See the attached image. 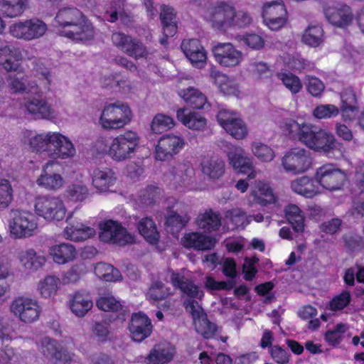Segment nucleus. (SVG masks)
I'll list each match as a JSON object with an SVG mask.
<instances>
[{
	"instance_id": "1",
	"label": "nucleus",
	"mask_w": 364,
	"mask_h": 364,
	"mask_svg": "<svg viewBox=\"0 0 364 364\" xmlns=\"http://www.w3.org/2000/svg\"><path fill=\"white\" fill-rule=\"evenodd\" d=\"M57 33L77 42L93 39L95 30L91 22L83 14L74 7L60 9L53 23Z\"/></svg>"
},
{
	"instance_id": "2",
	"label": "nucleus",
	"mask_w": 364,
	"mask_h": 364,
	"mask_svg": "<svg viewBox=\"0 0 364 364\" xmlns=\"http://www.w3.org/2000/svg\"><path fill=\"white\" fill-rule=\"evenodd\" d=\"M29 145L33 151L47 152L53 159H68L76 154V149L71 140L57 132H42L29 139Z\"/></svg>"
},
{
	"instance_id": "3",
	"label": "nucleus",
	"mask_w": 364,
	"mask_h": 364,
	"mask_svg": "<svg viewBox=\"0 0 364 364\" xmlns=\"http://www.w3.org/2000/svg\"><path fill=\"white\" fill-rule=\"evenodd\" d=\"M132 112L127 104L117 101L106 104L98 119V124L105 130H116L129 124Z\"/></svg>"
},
{
	"instance_id": "4",
	"label": "nucleus",
	"mask_w": 364,
	"mask_h": 364,
	"mask_svg": "<svg viewBox=\"0 0 364 364\" xmlns=\"http://www.w3.org/2000/svg\"><path fill=\"white\" fill-rule=\"evenodd\" d=\"M299 141L314 151L324 153L334 150L337 144L331 133L309 123L303 127Z\"/></svg>"
},
{
	"instance_id": "5",
	"label": "nucleus",
	"mask_w": 364,
	"mask_h": 364,
	"mask_svg": "<svg viewBox=\"0 0 364 364\" xmlns=\"http://www.w3.org/2000/svg\"><path fill=\"white\" fill-rule=\"evenodd\" d=\"M8 227L12 238H28L34 235L38 229V218L29 211L12 210L8 220Z\"/></svg>"
},
{
	"instance_id": "6",
	"label": "nucleus",
	"mask_w": 364,
	"mask_h": 364,
	"mask_svg": "<svg viewBox=\"0 0 364 364\" xmlns=\"http://www.w3.org/2000/svg\"><path fill=\"white\" fill-rule=\"evenodd\" d=\"M140 143L139 134L134 131H126L114 137L109 144L108 155L116 161L130 159L136 151Z\"/></svg>"
},
{
	"instance_id": "7",
	"label": "nucleus",
	"mask_w": 364,
	"mask_h": 364,
	"mask_svg": "<svg viewBox=\"0 0 364 364\" xmlns=\"http://www.w3.org/2000/svg\"><path fill=\"white\" fill-rule=\"evenodd\" d=\"M47 31V24L38 18L18 20L9 27V33L12 37L25 41L39 39Z\"/></svg>"
},
{
	"instance_id": "8",
	"label": "nucleus",
	"mask_w": 364,
	"mask_h": 364,
	"mask_svg": "<svg viewBox=\"0 0 364 364\" xmlns=\"http://www.w3.org/2000/svg\"><path fill=\"white\" fill-rule=\"evenodd\" d=\"M36 213L48 221H61L66 215V208L63 200L57 196L41 195L35 198Z\"/></svg>"
},
{
	"instance_id": "9",
	"label": "nucleus",
	"mask_w": 364,
	"mask_h": 364,
	"mask_svg": "<svg viewBox=\"0 0 364 364\" xmlns=\"http://www.w3.org/2000/svg\"><path fill=\"white\" fill-rule=\"evenodd\" d=\"M99 237L104 242L125 246L135 241L134 235L129 233L117 221L112 220L102 221L99 224Z\"/></svg>"
},
{
	"instance_id": "10",
	"label": "nucleus",
	"mask_w": 364,
	"mask_h": 364,
	"mask_svg": "<svg viewBox=\"0 0 364 364\" xmlns=\"http://www.w3.org/2000/svg\"><path fill=\"white\" fill-rule=\"evenodd\" d=\"M10 311L21 322L31 323L39 318L41 308L36 299L18 296L11 301Z\"/></svg>"
},
{
	"instance_id": "11",
	"label": "nucleus",
	"mask_w": 364,
	"mask_h": 364,
	"mask_svg": "<svg viewBox=\"0 0 364 364\" xmlns=\"http://www.w3.org/2000/svg\"><path fill=\"white\" fill-rule=\"evenodd\" d=\"M234 6V4L230 1H218L208 9L204 17L213 28L226 31L230 28Z\"/></svg>"
},
{
	"instance_id": "12",
	"label": "nucleus",
	"mask_w": 364,
	"mask_h": 364,
	"mask_svg": "<svg viewBox=\"0 0 364 364\" xmlns=\"http://www.w3.org/2000/svg\"><path fill=\"white\" fill-rule=\"evenodd\" d=\"M311 164L312 159L309 151L303 148L291 149L282 159L284 170L294 174L307 171Z\"/></svg>"
},
{
	"instance_id": "13",
	"label": "nucleus",
	"mask_w": 364,
	"mask_h": 364,
	"mask_svg": "<svg viewBox=\"0 0 364 364\" xmlns=\"http://www.w3.org/2000/svg\"><path fill=\"white\" fill-rule=\"evenodd\" d=\"M212 50L215 61L222 67L239 66L244 59L242 52L230 43H218L213 47Z\"/></svg>"
},
{
	"instance_id": "14",
	"label": "nucleus",
	"mask_w": 364,
	"mask_h": 364,
	"mask_svg": "<svg viewBox=\"0 0 364 364\" xmlns=\"http://www.w3.org/2000/svg\"><path fill=\"white\" fill-rule=\"evenodd\" d=\"M315 178L319 186L329 191H334L341 188L346 180V176L334 165L327 164L316 170Z\"/></svg>"
},
{
	"instance_id": "15",
	"label": "nucleus",
	"mask_w": 364,
	"mask_h": 364,
	"mask_svg": "<svg viewBox=\"0 0 364 364\" xmlns=\"http://www.w3.org/2000/svg\"><path fill=\"white\" fill-rule=\"evenodd\" d=\"M323 12L329 23L339 28L349 26L353 18L351 9L341 2L326 3L323 7Z\"/></svg>"
},
{
	"instance_id": "16",
	"label": "nucleus",
	"mask_w": 364,
	"mask_h": 364,
	"mask_svg": "<svg viewBox=\"0 0 364 364\" xmlns=\"http://www.w3.org/2000/svg\"><path fill=\"white\" fill-rule=\"evenodd\" d=\"M185 143L184 139L178 135L166 134L163 136L158 141L156 146V159L165 161L172 158L182 150Z\"/></svg>"
},
{
	"instance_id": "17",
	"label": "nucleus",
	"mask_w": 364,
	"mask_h": 364,
	"mask_svg": "<svg viewBox=\"0 0 364 364\" xmlns=\"http://www.w3.org/2000/svg\"><path fill=\"white\" fill-rule=\"evenodd\" d=\"M58 165L55 161H49L42 168L41 173L36 179V184L47 191H57L61 189L65 184L63 176L53 170V167Z\"/></svg>"
},
{
	"instance_id": "18",
	"label": "nucleus",
	"mask_w": 364,
	"mask_h": 364,
	"mask_svg": "<svg viewBox=\"0 0 364 364\" xmlns=\"http://www.w3.org/2000/svg\"><path fill=\"white\" fill-rule=\"evenodd\" d=\"M73 213L69 214L66 219L67 226L63 230V236L67 240L78 242L89 239L95 235L96 231L78 218H73Z\"/></svg>"
},
{
	"instance_id": "19",
	"label": "nucleus",
	"mask_w": 364,
	"mask_h": 364,
	"mask_svg": "<svg viewBox=\"0 0 364 364\" xmlns=\"http://www.w3.org/2000/svg\"><path fill=\"white\" fill-rule=\"evenodd\" d=\"M129 328L132 340L141 342L151 335L152 325L146 314L139 312L132 315Z\"/></svg>"
},
{
	"instance_id": "20",
	"label": "nucleus",
	"mask_w": 364,
	"mask_h": 364,
	"mask_svg": "<svg viewBox=\"0 0 364 364\" xmlns=\"http://www.w3.org/2000/svg\"><path fill=\"white\" fill-rule=\"evenodd\" d=\"M40 350L49 360L55 363H67L71 360V355L55 340L44 337L41 341Z\"/></svg>"
},
{
	"instance_id": "21",
	"label": "nucleus",
	"mask_w": 364,
	"mask_h": 364,
	"mask_svg": "<svg viewBox=\"0 0 364 364\" xmlns=\"http://www.w3.org/2000/svg\"><path fill=\"white\" fill-rule=\"evenodd\" d=\"M200 171L205 180L215 182L224 176L225 164L219 157H210L202 161Z\"/></svg>"
},
{
	"instance_id": "22",
	"label": "nucleus",
	"mask_w": 364,
	"mask_h": 364,
	"mask_svg": "<svg viewBox=\"0 0 364 364\" xmlns=\"http://www.w3.org/2000/svg\"><path fill=\"white\" fill-rule=\"evenodd\" d=\"M181 49L193 65L200 68L205 64L207 59L206 52L198 39L183 41Z\"/></svg>"
},
{
	"instance_id": "23",
	"label": "nucleus",
	"mask_w": 364,
	"mask_h": 364,
	"mask_svg": "<svg viewBox=\"0 0 364 364\" xmlns=\"http://www.w3.org/2000/svg\"><path fill=\"white\" fill-rule=\"evenodd\" d=\"M210 77L219 90L224 95L239 96L240 87L236 80L215 68H211Z\"/></svg>"
},
{
	"instance_id": "24",
	"label": "nucleus",
	"mask_w": 364,
	"mask_h": 364,
	"mask_svg": "<svg viewBox=\"0 0 364 364\" xmlns=\"http://www.w3.org/2000/svg\"><path fill=\"white\" fill-rule=\"evenodd\" d=\"M176 353L175 347L168 342L156 344L145 358L147 364H165L170 362Z\"/></svg>"
},
{
	"instance_id": "25",
	"label": "nucleus",
	"mask_w": 364,
	"mask_h": 364,
	"mask_svg": "<svg viewBox=\"0 0 364 364\" xmlns=\"http://www.w3.org/2000/svg\"><path fill=\"white\" fill-rule=\"evenodd\" d=\"M171 282L172 284L178 288L188 299H200L203 297L204 293L200 289L199 287L186 277L183 274L179 272H172L171 275Z\"/></svg>"
},
{
	"instance_id": "26",
	"label": "nucleus",
	"mask_w": 364,
	"mask_h": 364,
	"mask_svg": "<svg viewBox=\"0 0 364 364\" xmlns=\"http://www.w3.org/2000/svg\"><path fill=\"white\" fill-rule=\"evenodd\" d=\"M26 110L36 119H52L56 116L55 111L46 100L40 98H28L24 103Z\"/></svg>"
},
{
	"instance_id": "27",
	"label": "nucleus",
	"mask_w": 364,
	"mask_h": 364,
	"mask_svg": "<svg viewBox=\"0 0 364 364\" xmlns=\"http://www.w3.org/2000/svg\"><path fill=\"white\" fill-rule=\"evenodd\" d=\"M194 175L195 170L190 164H178L172 168L170 174L167 176V179L170 181L171 185L175 188L186 186L190 184Z\"/></svg>"
},
{
	"instance_id": "28",
	"label": "nucleus",
	"mask_w": 364,
	"mask_h": 364,
	"mask_svg": "<svg viewBox=\"0 0 364 364\" xmlns=\"http://www.w3.org/2000/svg\"><path fill=\"white\" fill-rule=\"evenodd\" d=\"M229 164L234 169L241 172L253 168L252 160L249 157L243 148L240 146H231L227 151Z\"/></svg>"
},
{
	"instance_id": "29",
	"label": "nucleus",
	"mask_w": 364,
	"mask_h": 364,
	"mask_svg": "<svg viewBox=\"0 0 364 364\" xmlns=\"http://www.w3.org/2000/svg\"><path fill=\"white\" fill-rule=\"evenodd\" d=\"M48 255L55 263L65 264L75 259L77 250L72 244L62 242L50 246L48 249Z\"/></svg>"
},
{
	"instance_id": "30",
	"label": "nucleus",
	"mask_w": 364,
	"mask_h": 364,
	"mask_svg": "<svg viewBox=\"0 0 364 364\" xmlns=\"http://www.w3.org/2000/svg\"><path fill=\"white\" fill-rule=\"evenodd\" d=\"M291 188L296 193L306 198H313L320 193L316 179L314 180L308 176L299 177L292 181Z\"/></svg>"
},
{
	"instance_id": "31",
	"label": "nucleus",
	"mask_w": 364,
	"mask_h": 364,
	"mask_svg": "<svg viewBox=\"0 0 364 364\" xmlns=\"http://www.w3.org/2000/svg\"><path fill=\"white\" fill-rule=\"evenodd\" d=\"M7 83L14 93H36L38 91V87L35 82H28V77L19 73L10 74Z\"/></svg>"
},
{
	"instance_id": "32",
	"label": "nucleus",
	"mask_w": 364,
	"mask_h": 364,
	"mask_svg": "<svg viewBox=\"0 0 364 364\" xmlns=\"http://www.w3.org/2000/svg\"><path fill=\"white\" fill-rule=\"evenodd\" d=\"M18 257L21 264L29 271H37L46 262V257L38 253L33 248L21 250Z\"/></svg>"
},
{
	"instance_id": "33",
	"label": "nucleus",
	"mask_w": 364,
	"mask_h": 364,
	"mask_svg": "<svg viewBox=\"0 0 364 364\" xmlns=\"http://www.w3.org/2000/svg\"><path fill=\"white\" fill-rule=\"evenodd\" d=\"M181 242L185 247L205 250L213 248L215 241L211 237L200 232H190L183 236Z\"/></svg>"
},
{
	"instance_id": "34",
	"label": "nucleus",
	"mask_w": 364,
	"mask_h": 364,
	"mask_svg": "<svg viewBox=\"0 0 364 364\" xmlns=\"http://www.w3.org/2000/svg\"><path fill=\"white\" fill-rule=\"evenodd\" d=\"M92 176V185L100 192L107 191L117 180L114 172L108 168H96Z\"/></svg>"
},
{
	"instance_id": "35",
	"label": "nucleus",
	"mask_w": 364,
	"mask_h": 364,
	"mask_svg": "<svg viewBox=\"0 0 364 364\" xmlns=\"http://www.w3.org/2000/svg\"><path fill=\"white\" fill-rule=\"evenodd\" d=\"M251 196L258 204L262 206L276 204L278 200L272 188L262 181L257 182L255 189L251 191Z\"/></svg>"
},
{
	"instance_id": "36",
	"label": "nucleus",
	"mask_w": 364,
	"mask_h": 364,
	"mask_svg": "<svg viewBox=\"0 0 364 364\" xmlns=\"http://www.w3.org/2000/svg\"><path fill=\"white\" fill-rule=\"evenodd\" d=\"M186 109H178L177 110V119L182 122L183 125L188 128L202 131L207 125L206 119L198 112H191L186 113Z\"/></svg>"
},
{
	"instance_id": "37",
	"label": "nucleus",
	"mask_w": 364,
	"mask_h": 364,
	"mask_svg": "<svg viewBox=\"0 0 364 364\" xmlns=\"http://www.w3.org/2000/svg\"><path fill=\"white\" fill-rule=\"evenodd\" d=\"M196 224L199 228L210 232L218 230L220 227L221 217L218 212L208 209L198 215Z\"/></svg>"
},
{
	"instance_id": "38",
	"label": "nucleus",
	"mask_w": 364,
	"mask_h": 364,
	"mask_svg": "<svg viewBox=\"0 0 364 364\" xmlns=\"http://www.w3.org/2000/svg\"><path fill=\"white\" fill-rule=\"evenodd\" d=\"M22 59L19 48L6 46L0 48V65L8 71L16 70L18 62Z\"/></svg>"
},
{
	"instance_id": "39",
	"label": "nucleus",
	"mask_w": 364,
	"mask_h": 364,
	"mask_svg": "<svg viewBox=\"0 0 364 364\" xmlns=\"http://www.w3.org/2000/svg\"><path fill=\"white\" fill-rule=\"evenodd\" d=\"M29 0H0V10L8 18L22 16L28 6Z\"/></svg>"
},
{
	"instance_id": "40",
	"label": "nucleus",
	"mask_w": 364,
	"mask_h": 364,
	"mask_svg": "<svg viewBox=\"0 0 364 364\" xmlns=\"http://www.w3.org/2000/svg\"><path fill=\"white\" fill-rule=\"evenodd\" d=\"M60 279L54 275H47L39 281L37 291L40 296L44 299L54 297L60 288Z\"/></svg>"
},
{
	"instance_id": "41",
	"label": "nucleus",
	"mask_w": 364,
	"mask_h": 364,
	"mask_svg": "<svg viewBox=\"0 0 364 364\" xmlns=\"http://www.w3.org/2000/svg\"><path fill=\"white\" fill-rule=\"evenodd\" d=\"M93 303L90 296L82 293H76L70 301L72 312L78 317L84 316L92 307Z\"/></svg>"
},
{
	"instance_id": "42",
	"label": "nucleus",
	"mask_w": 364,
	"mask_h": 364,
	"mask_svg": "<svg viewBox=\"0 0 364 364\" xmlns=\"http://www.w3.org/2000/svg\"><path fill=\"white\" fill-rule=\"evenodd\" d=\"M180 96L188 105L195 109H204L207 105V98L198 90L190 87L179 92Z\"/></svg>"
},
{
	"instance_id": "43",
	"label": "nucleus",
	"mask_w": 364,
	"mask_h": 364,
	"mask_svg": "<svg viewBox=\"0 0 364 364\" xmlns=\"http://www.w3.org/2000/svg\"><path fill=\"white\" fill-rule=\"evenodd\" d=\"M138 230L144 239L151 244H155L159 238V233L155 223L150 218L145 217L138 223Z\"/></svg>"
},
{
	"instance_id": "44",
	"label": "nucleus",
	"mask_w": 364,
	"mask_h": 364,
	"mask_svg": "<svg viewBox=\"0 0 364 364\" xmlns=\"http://www.w3.org/2000/svg\"><path fill=\"white\" fill-rule=\"evenodd\" d=\"M247 71L256 80H262L272 75L270 66L267 63L256 59L250 60Z\"/></svg>"
},
{
	"instance_id": "45",
	"label": "nucleus",
	"mask_w": 364,
	"mask_h": 364,
	"mask_svg": "<svg viewBox=\"0 0 364 364\" xmlns=\"http://www.w3.org/2000/svg\"><path fill=\"white\" fill-rule=\"evenodd\" d=\"M160 18L163 25L164 35L166 37L173 36L177 30L176 15L173 9L168 6H162Z\"/></svg>"
},
{
	"instance_id": "46",
	"label": "nucleus",
	"mask_w": 364,
	"mask_h": 364,
	"mask_svg": "<svg viewBox=\"0 0 364 364\" xmlns=\"http://www.w3.org/2000/svg\"><path fill=\"white\" fill-rule=\"evenodd\" d=\"M302 42L311 47H318L323 41V30L318 25H310L304 31Z\"/></svg>"
},
{
	"instance_id": "47",
	"label": "nucleus",
	"mask_w": 364,
	"mask_h": 364,
	"mask_svg": "<svg viewBox=\"0 0 364 364\" xmlns=\"http://www.w3.org/2000/svg\"><path fill=\"white\" fill-rule=\"evenodd\" d=\"M225 218L230 222L235 228L244 229L252 221V215H247L239 208L228 210L225 213Z\"/></svg>"
},
{
	"instance_id": "48",
	"label": "nucleus",
	"mask_w": 364,
	"mask_h": 364,
	"mask_svg": "<svg viewBox=\"0 0 364 364\" xmlns=\"http://www.w3.org/2000/svg\"><path fill=\"white\" fill-rule=\"evenodd\" d=\"M284 63L291 70L301 72L303 70H311L314 65L302 58L299 54H287L284 56Z\"/></svg>"
},
{
	"instance_id": "49",
	"label": "nucleus",
	"mask_w": 364,
	"mask_h": 364,
	"mask_svg": "<svg viewBox=\"0 0 364 364\" xmlns=\"http://www.w3.org/2000/svg\"><path fill=\"white\" fill-rule=\"evenodd\" d=\"M287 220L296 232H301L304 227V215L301 209L296 205L290 204L285 208Z\"/></svg>"
},
{
	"instance_id": "50",
	"label": "nucleus",
	"mask_w": 364,
	"mask_h": 364,
	"mask_svg": "<svg viewBox=\"0 0 364 364\" xmlns=\"http://www.w3.org/2000/svg\"><path fill=\"white\" fill-rule=\"evenodd\" d=\"M95 273L99 278L106 282H116L121 278L120 272L117 269L104 262L97 264Z\"/></svg>"
},
{
	"instance_id": "51",
	"label": "nucleus",
	"mask_w": 364,
	"mask_h": 364,
	"mask_svg": "<svg viewBox=\"0 0 364 364\" xmlns=\"http://www.w3.org/2000/svg\"><path fill=\"white\" fill-rule=\"evenodd\" d=\"M109 7L107 9L105 18L109 22H115L118 18L122 21L127 17L124 10V0H109Z\"/></svg>"
},
{
	"instance_id": "52",
	"label": "nucleus",
	"mask_w": 364,
	"mask_h": 364,
	"mask_svg": "<svg viewBox=\"0 0 364 364\" xmlns=\"http://www.w3.org/2000/svg\"><path fill=\"white\" fill-rule=\"evenodd\" d=\"M252 154L260 161L267 163L272 161L275 154L268 145L259 141H254L250 146Z\"/></svg>"
},
{
	"instance_id": "53",
	"label": "nucleus",
	"mask_w": 364,
	"mask_h": 364,
	"mask_svg": "<svg viewBox=\"0 0 364 364\" xmlns=\"http://www.w3.org/2000/svg\"><path fill=\"white\" fill-rule=\"evenodd\" d=\"M287 17L282 0L266 2L262 7V17Z\"/></svg>"
},
{
	"instance_id": "54",
	"label": "nucleus",
	"mask_w": 364,
	"mask_h": 364,
	"mask_svg": "<svg viewBox=\"0 0 364 364\" xmlns=\"http://www.w3.org/2000/svg\"><path fill=\"white\" fill-rule=\"evenodd\" d=\"M306 124L304 122L299 124L293 119H285L279 122V128L284 134L299 141L303 127Z\"/></svg>"
},
{
	"instance_id": "55",
	"label": "nucleus",
	"mask_w": 364,
	"mask_h": 364,
	"mask_svg": "<svg viewBox=\"0 0 364 364\" xmlns=\"http://www.w3.org/2000/svg\"><path fill=\"white\" fill-rule=\"evenodd\" d=\"M175 126L173 119L164 114H157L152 119L151 129L155 134H161Z\"/></svg>"
},
{
	"instance_id": "56",
	"label": "nucleus",
	"mask_w": 364,
	"mask_h": 364,
	"mask_svg": "<svg viewBox=\"0 0 364 364\" xmlns=\"http://www.w3.org/2000/svg\"><path fill=\"white\" fill-rule=\"evenodd\" d=\"M252 23L253 17L250 12L243 9L237 10L234 6V14L231 18L230 28H245Z\"/></svg>"
},
{
	"instance_id": "57",
	"label": "nucleus",
	"mask_w": 364,
	"mask_h": 364,
	"mask_svg": "<svg viewBox=\"0 0 364 364\" xmlns=\"http://www.w3.org/2000/svg\"><path fill=\"white\" fill-rule=\"evenodd\" d=\"M170 294L168 287L161 282H156L150 286L146 293V299L151 301H157L166 299Z\"/></svg>"
},
{
	"instance_id": "58",
	"label": "nucleus",
	"mask_w": 364,
	"mask_h": 364,
	"mask_svg": "<svg viewBox=\"0 0 364 364\" xmlns=\"http://www.w3.org/2000/svg\"><path fill=\"white\" fill-rule=\"evenodd\" d=\"M190 220L188 215H180L177 213L171 211L168 213L166 220V225L173 233L179 232Z\"/></svg>"
},
{
	"instance_id": "59",
	"label": "nucleus",
	"mask_w": 364,
	"mask_h": 364,
	"mask_svg": "<svg viewBox=\"0 0 364 364\" xmlns=\"http://www.w3.org/2000/svg\"><path fill=\"white\" fill-rule=\"evenodd\" d=\"M31 64L33 70L36 72L39 79H41L43 81L42 87L45 90H48L52 81L50 72L45 67L44 63L40 59H33Z\"/></svg>"
},
{
	"instance_id": "60",
	"label": "nucleus",
	"mask_w": 364,
	"mask_h": 364,
	"mask_svg": "<svg viewBox=\"0 0 364 364\" xmlns=\"http://www.w3.org/2000/svg\"><path fill=\"white\" fill-rule=\"evenodd\" d=\"M277 77L292 94L299 92L302 88V84L299 77L290 72L279 73L277 74Z\"/></svg>"
},
{
	"instance_id": "61",
	"label": "nucleus",
	"mask_w": 364,
	"mask_h": 364,
	"mask_svg": "<svg viewBox=\"0 0 364 364\" xmlns=\"http://www.w3.org/2000/svg\"><path fill=\"white\" fill-rule=\"evenodd\" d=\"M196 331L205 338H212L216 331V325L209 321L207 315L193 322Z\"/></svg>"
},
{
	"instance_id": "62",
	"label": "nucleus",
	"mask_w": 364,
	"mask_h": 364,
	"mask_svg": "<svg viewBox=\"0 0 364 364\" xmlns=\"http://www.w3.org/2000/svg\"><path fill=\"white\" fill-rule=\"evenodd\" d=\"M217 119L220 125L225 130H231L230 124H235L242 119L238 113L225 108L220 109L217 114Z\"/></svg>"
},
{
	"instance_id": "63",
	"label": "nucleus",
	"mask_w": 364,
	"mask_h": 364,
	"mask_svg": "<svg viewBox=\"0 0 364 364\" xmlns=\"http://www.w3.org/2000/svg\"><path fill=\"white\" fill-rule=\"evenodd\" d=\"M355 178L360 190V198L362 201L356 204L353 215L355 217H358L364 215V164L356 171Z\"/></svg>"
},
{
	"instance_id": "64",
	"label": "nucleus",
	"mask_w": 364,
	"mask_h": 364,
	"mask_svg": "<svg viewBox=\"0 0 364 364\" xmlns=\"http://www.w3.org/2000/svg\"><path fill=\"white\" fill-rule=\"evenodd\" d=\"M13 188L11 182L4 178L0 179V210L7 208L13 200Z\"/></svg>"
}]
</instances>
